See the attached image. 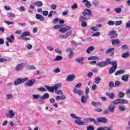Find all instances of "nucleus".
<instances>
[{
    "label": "nucleus",
    "mask_w": 130,
    "mask_h": 130,
    "mask_svg": "<svg viewBox=\"0 0 130 130\" xmlns=\"http://www.w3.org/2000/svg\"><path fill=\"white\" fill-rule=\"evenodd\" d=\"M88 122H93L97 124V121L93 118H85L84 121L75 120L74 123L78 124V125H86Z\"/></svg>",
    "instance_id": "obj_1"
},
{
    "label": "nucleus",
    "mask_w": 130,
    "mask_h": 130,
    "mask_svg": "<svg viewBox=\"0 0 130 130\" xmlns=\"http://www.w3.org/2000/svg\"><path fill=\"white\" fill-rule=\"evenodd\" d=\"M53 28L56 29H59V32H60L61 33H66V32H68V31H69V30L72 29V27L70 26L61 27V25L59 24L54 25Z\"/></svg>",
    "instance_id": "obj_2"
},
{
    "label": "nucleus",
    "mask_w": 130,
    "mask_h": 130,
    "mask_svg": "<svg viewBox=\"0 0 130 130\" xmlns=\"http://www.w3.org/2000/svg\"><path fill=\"white\" fill-rule=\"evenodd\" d=\"M110 62V64H112L113 67L110 69L109 74L111 75V74H113L116 71V69H117V62L116 61H113V62Z\"/></svg>",
    "instance_id": "obj_3"
},
{
    "label": "nucleus",
    "mask_w": 130,
    "mask_h": 130,
    "mask_svg": "<svg viewBox=\"0 0 130 130\" xmlns=\"http://www.w3.org/2000/svg\"><path fill=\"white\" fill-rule=\"evenodd\" d=\"M28 78H23L22 79L18 78L14 81V85L18 86V85H20V84H22V83H24V82H26Z\"/></svg>",
    "instance_id": "obj_4"
},
{
    "label": "nucleus",
    "mask_w": 130,
    "mask_h": 130,
    "mask_svg": "<svg viewBox=\"0 0 130 130\" xmlns=\"http://www.w3.org/2000/svg\"><path fill=\"white\" fill-rule=\"evenodd\" d=\"M110 62H107V61H101L99 62L96 63L97 67H101L102 68H103L104 67H106V66H108V64H110Z\"/></svg>",
    "instance_id": "obj_5"
},
{
    "label": "nucleus",
    "mask_w": 130,
    "mask_h": 130,
    "mask_svg": "<svg viewBox=\"0 0 130 130\" xmlns=\"http://www.w3.org/2000/svg\"><path fill=\"white\" fill-rule=\"evenodd\" d=\"M114 50H115V48H111L107 49L106 51V54H110V56H113L114 55Z\"/></svg>",
    "instance_id": "obj_6"
},
{
    "label": "nucleus",
    "mask_w": 130,
    "mask_h": 130,
    "mask_svg": "<svg viewBox=\"0 0 130 130\" xmlns=\"http://www.w3.org/2000/svg\"><path fill=\"white\" fill-rule=\"evenodd\" d=\"M71 35H72V30H70L67 32L66 35L59 36V38L60 39H67V38H68V37H70Z\"/></svg>",
    "instance_id": "obj_7"
},
{
    "label": "nucleus",
    "mask_w": 130,
    "mask_h": 130,
    "mask_svg": "<svg viewBox=\"0 0 130 130\" xmlns=\"http://www.w3.org/2000/svg\"><path fill=\"white\" fill-rule=\"evenodd\" d=\"M25 63H21L20 64H19L15 68V71L16 72H19V71H22L24 69V67L25 66Z\"/></svg>",
    "instance_id": "obj_8"
},
{
    "label": "nucleus",
    "mask_w": 130,
    "mask_h": 130,
    "mask_svg": "<svg viewBox=\"0 0 130 130\" xmlns=\"http://www.w3.org/2000/svg\"><path fill=\"white\" fill-rule=\"evenodd\" d=\"M35 83H36V79H32L29 80L26 84V86L27 87H32L34 85Z\"/></svg>",
    "instance_id": "obj_9"
},
{
    "label": "nucleus",
    "mask_w": 130,
    "mask_h": 130,
    "mask_svg": "<svg viewBox=\"0 0 130 130\" xmlns=\"http://www.w3.org/2000/svg\"><path fill=\"white\" fill-rule=\"evenodd\" d=\"M97 123L98 122H101V123H106L107 122L108 120L107 118L103 117H100L97 118Z\"/></svg>",
    "instance_id": "obj_10"
},
{
    "label": "nucleus",
    "mask_w": 130,
    "mask_h": 130,
    "mask_svg": "<svg viewBox=\"0 0 130 130\" xmlns=\"http://www.w3.org/2000/svg\"><path fill=\"white\" fill-rule=\"evenodd\" d=\"M15 116V113L13 110H10L8 111V113L6 114V117H8L9 118H13Z\"/></svg>",
    "instance_id": "obj_11"
},
{
    "label": "nucleus",
    "mask_w": 130,
    "mask_h": 130,
    "mask_svg": "<svg viewBox=\"0 0 130 130\" xmlns=\"http://www.w3.org/2000/svg\"><path fill=\"white\" fill-rule=\"evenodd\" d=\"M83 16H92V11L89 9H86L82 12Z\"/></svg>",
    "instance_id": "obj_12"
},
{
    "label": "nucleus",
    "mask_w": 130,
    "mask_h": 130,
    "mask_svg": "<svg viewBox=\"0 0 130 130\" xmlns=\"http://www.w3.org/2000/svg\"><path fill=\"white\" fill-rule=\"evenodd\" d=\"M84 59H85V57H79L76 58V61L78 63H81V64H84V62H83Z\"/></svg>",
    "instance_id": "obj_13"
},
{
    "label": "nucleus",
    "mask_w": 130,
    "mask_h": 130,
    "mask_svg": "<svg viewBox=\"0 0 130 130\" xmlns=\"http://www.w3.org/2000/svg\"><path fill=\"white\" fill-rule=\"evenodd\" d=\"M76 78V76L75 75H69L66 78V81L68 82H72V81H74V79Z\"/></svg>",
    "instance_id": "obj_14"
},
{
    "label": "nucleus",
    "mask_w": 130,
    "mask_h": 130,
    "mask_svg": "<svg viewBox=\"0 0 130 130\" xmlns=\"http://www.w3.org/2000/svg\"><path fill=\"white\" fill-rule=\"evenodd\" d=\"M109 36H111V38H115L117 37V34L115 30L111 31L109 33Z\"/></svg>",
    "instance_id": "obj_15"
},
{
    "label": "nucleus",
    "mask_w": 130,
    "mask_h": 130,
    "mask_svg": "<svg viewBox=\"0 0 130 130\" xmlns=\"http://www.w3.org/2000/svg\"><path fill=\"white\" fill-rule=\"evenodd\" d=\"M73 93H74V94H78L79 96H82V95H83V91L80 89L78 90L77 88H74Z\"/></svg>",
    "instance_id": "obj_16"
},
{
    "label": "nucleus",
    "mask_w": 130,
    "mask_h": 130,
    "mask_svg": "<svg viewBox=\"0 0 130 130\" xmlns=\"http://www.w3.org/2000/svg\"><path fill=\"white\" fill-rule=\"evenodd\" d=\"M106 96H108L111 100H113L115 97V94H114V93L113 92H106Z\"/></svg>",
    "instance_id": "obj_17"
},
{
    "label": "nucleus",
    "mask_w": 130,
    "mask_h": 130,
    "mask_svg": "<svg viewBox=\"0 0 130 130\" xmlns=\"http://www.w3.org/2000/svg\"><path fill=\"white\" fill-rule=\"evenodd\" d=\"M45 88H46L47 91L51 92V93H54V86H49L47 85L45 86Z\"/></svg>",
    "instance_id": "obj_18"
},
{
    "label": "nucleus",
    "mask_w": 130,
    "mask_h": 130,
    "mask_svg": "<svg viewBox=\"0 0 130 130\" xmlns=\"http://www.w3.org/2000/svg\"><path fill=\"white\" fill-rule=\"evenodd\" d=\"M82 3H85V7H86V8H91L92 6L91 2L88 0H83Z\"/></svg>",
    "instance_id": "obj_19"
},
{
    "label": "nucleus",
    "mask_w": 130,
    "mask_h": 130,
    "mask_svg": "<svg viewBox=\"0 0 130 130\" xmlns=\"http://www.w3.org/2000/svg\"><path fill=\"white\" fill-rule=\"evenodd\" d=\"M70 116L74 119H77L76 120H77L78 121H81L82 120V118L77 116L75 114H71Z\"/></svg>",
    "instance_id": "obj_20"
},
{
    "label": "nucleus",
    "mask_w": 130,
    "mask_h": 130,
    "mask_svg": "<svg viewBox=\"0 0 130 130\" xmlns=\"http://www.w3.org/2000/svg\"><path fill=\"white\" fill-rule=\"evenodd\" d=\"M129 78V75L128 74H126L123 75L121 77V80L123 82H127L128 81V79Z\"/></svg>",
    "instance_id": "obj_21"
},
{
    "label": "nucleus",
    "mask_w": 130,
    "mask_h": 130,
    "mask_svg": "<svg viewBox=\"0 0 130 130\" xmlns=\"http://www.w3.org/2000/svg\"><path fill=\"white\" fill-rule=\"evenodd\" d=\"M14 39H15V36L14 35H12L10 37L7 38V41L9 42V43H13L14 42Z\"/></svg>",
    "instance_id": "obj_22"
},
{
    "label": "nucleus",
    "mask_w": 130,
    "mask_h": 130,
    "mask_svg": "<svg viewBox=\"0 0 130 130\" xmlns=\"http://www.w3.org/2000/svg\"><path fill=\"white\" fill-rule=\"evenodd\" d=\"M108 109L110 112L113 113V112H114V111L115 110V106L113 105H110V106H109Z\"/></svg>",
    "instance_id": "obj_23"
},
{
    "label": "nucleus",
    "mask_w": 130,
    "mask_h": 130,
    "mask_svg": "<svg viewBox=\"0 0 130 130\" xmlns=\"http://www.w3.org/2000/svg\"><path fill=\"white\" fill-rule=\"evenodd\" d=\"M33 4L35 5L36 7H38L39 8H40V7H42V6H43V4L41 1L34 2Z\"/></svg>",
    "instance_id": "obj_24"
},
{
    "label": "nucleus",
    "mask_w": 130,
    "mask_h": 130,
    "mask_svg": "<svg viewBox=\"0 0 130 130\" xmlns=\"http://www.w3.org/2000/svg\"><path fill=\"white\" fill-rule=\"evenodd\" d=\"M36 18L37 20H40V21H44L45 20L44 17L39 14L36 15Z\"/></svg>",
    "instance_id": "obj_25"
},
{
    "label": "nucleus",
    "mask_w": 130,
    "mask_h": 130,
    "mask_svg": "<svg viewBox=\"0 0 130 130\" xmlns=\"http://www.w3.org/2000/svg\"><path fill=\"white\" fill-rule=\"evenodd\" d=\"M92 4L93 7H94V8H98V7H99V5L100 3L99 1L97 0H94L92 2Z\"/></svg>",
    "instance_id": "obj_26"
},
{
    "label": "nucleus",
    "mask_w": 130,
    "mask_h": 130,
    "mask_svg": "<svg viewBox=\"0 0 130 130\" xmlns=\"http://www.w3.org/2000/svg\"><path fill=\"white\" fill-rule=\"evenodd\" d=\"M125 73V71L123 70H119L116 71L115 73V76H118V75H122V74H124Z\"/></svg>",
    "instance_id": "obj_27"
},
{
    "label": "nucleus",
    "mask_w": 130,
    "mask_h": 130,
    "mask_svg": "<svg viewBox=\"0 0 130 130\" xmlns=\"http://www.w3.org/2000/svg\"><path fill=\"white\" fill-rule=\"evenodd\" d=\"M6 99L7 100H11V99H14V95L11 93H8L6 94Z\"/></svg>",
    "instance_id": "obj_28"
},
{
    "label": "nucleus",
    "mask_w": 130,
    "mask_h": 130,
    "mask_svg": "<svg viewBox=\"0 0 130 130\" xmlns=\"http://www.w3.org/2000/svg\"><path fill=\"white\" fill-rule=\"evenodd\" d=\"M88 59V60H98V59H99V56H92L89 57Z\"/></svg>",
    "instance_id": "obj_29"
},
{
    "label": "nucleus",
    "mask_w": 130,
    "mask_h": 130,
    "mask_svg": "<svg viewBox=\"0 0 130 130\" xmlns=\"http://www.w3.org/2000/svg\"><path fill=\"white\" fill-rule=\"evenodd\" d=\"M94 49H95V47H94L93 46H90L86 50V52L88 54H90V53H91V51H93Z\"/></svg>",
    "instance_id": "obj_30"
},
{
    "label": "nucleus",
    "mask_w": 130,
    "mask_h": 130,
    "mask_svg": "<svg viewBox=\"0 0 130 130\" xmlns=\"http://www.w3.org/2000/svg\"><path fill=\"white\" fill-rule=\"evenodd\" d=\"M112 45H119L120 42L118 39L114 40L112 41Z\"/></svg>",
    "instance_id": "obj_31"
},
{
    "label": "nucleus",
    "mask_w": 130,
    "mask_h": 130,
    "mask_svg": "<svg viewBox=\"0 0 130 130\" xmlns=\"http://www.w3.org/2000/svg\"><path fill=\"white\" fill-rule=\"evenodd\" d=\"M91 105H92V106H94V107H99V106H100V105H101V103L97 102H92Z\"/></svg>",
    "instance_id": "obj_32"
},
{
    "label": "nucleus",
    "mask_w": 130,
    "mask_h": 130,
    "mask_svg": "<svg viewBox=\"0 0 130 130\" xmlns=\"http://www.w3.org/2000/svg\"><path fill=\"white\" fill-rule=\"evenodd\" d=\"M48 98H49V94L47 93H46L43 96L40 97V99H42V100L48 99Z\"/></svg>",
    "instance_id": "obj_33"
},
{
    "label": "nucleus",
    "mask_w": 130,
    "mask_h": 130,
    "mask_svg": "<svg viewBox=\"0 0 130 130\" xmlns=\"http://www.w3.org/2000/svg\"><path fill=\"white\" fill-rule=\"evenodd\" d=\"M81 102L83 104H85V103H87V98L84 95L82 96Z\"/></svg>",
    "instance_id": "obj_34"
},
{
    "label": "nucleus",
    "mask_w": 130,
    "mask_h": 130,
    "mask_svg": "<svg viewBox=\"0 0 130 130\" xmlns=\"http://www.w3.org/2000/svg\"><path fill=\"white\" fill-rule=\"evenodd\" d=\"M26 36H30V31H24L21 35V37H26Z\"/></svg>",
    "instance_id": "obj_35"
},
{
    "label": "nucleus",
    "mask_w": 130,
    "mask_h": 130,
    "mask_svg": "<svg viewBox=\"0 0 130 130\" xmlns=\"http://www.w3.org/2000/svg\"><path fill=\"white\" fill-rule=\"evenodd\" d=\"M60 88H61V83H57L54 86V89H55V90H57V89H60Z\"/></svg>",
    "instance_id": "obj_36"
},
{
    "label": "nucleus",
    "mask_w": 130,
    "mask_h": 130,
    "mask_svg": "<svg viewBox=\"0 0 130 130\" xmlns=\"http://www.w3.org/2000/svg\"><path fill=\"white\" fill-rule=\"evenodd\" d=\"M120 104H127L128 101L123 99H120Z\"/></svg>",
    "instance_id": "obj_37"
},
{
    "label": "nucleus",
    "mask_w": 130,
    "mask_h": 130,
    "mask_svg": "<svg viewBox=\"0 0 130 130\" xmlns=\"http://www.w3.org/2000/svg\"><path fill=\"white\" fill-rule=\"evenodd\" d=\"M7 16L8 18H16V15L12 12L8 13Z\"/></svg>",
    "instance_id": "obj_38"
},
{
    "label": "nucleus",
    "mask_w": 130,
    "mask_h": 130,
    "mask_svg": "<svg viewBox=\"0 0 130 130\" xmlns=\"http://www.w3.org/2000/svg\"><path fill=\"white\" fill-rule=\"evenodd\" d=\"M87 20V17L86 16H81L79 18V22H85Z\"/></svg>",
    "instance_id": "obj_39"
},
{
    "label": "nucleus",
    "mask_w": 130,
    "mask_h": 130,
    "mask_svg": "<svg viewBox=\"0 0 130 130\" xmlns=\"http://www.w3.org/2000/svg\"><path fill=\"white\" fill-rule=\"evenodd\" d=\"M114 11H115V12H116V13H117V14H120V13H121L122 10L121 9V8L118 7V8H115Z\"/></svg>",
    "instance_id": "obj_40"
},
{
    "label": "nucleus",
    "mask_w": 130,
    "mask_h": 130,
    "mask_svg": "<svg viewBox=\"0 0 130 130\" xmlns=\"http://www.w3.org/2000/svg\"><path fill=\"white\" fill-rule=\"evenodd\" d=\"M119 110H120V111H125V110L126 109V108H125V107H124V106L122 105H120L119 106Z\"/></svg>",
    "instance_id": "obj_41"
},
{
    "label": "nucleus",
    "mask_w": 130,
    "mask_h": 130,
    "mask_svg": "<svg viewBox=\"0 0 130 130\" xmlns=\"http://www.w3.org/2000/svg\"><path fill=\"white\" fill-rule=\"evenodd\" d=\"M112 103L116 105L117 104H120V99H116L113 101Z\"/></svg>",
    "instance_id": "obj_42"
},
{
    "label": "nucleus",
    "mask_w": 130,
    "mask_h": 130,
    "mask_svg": "<svg viewBox=\"0 0 130 130\" xmlns=\"http://www.w3.org/2000/svg\"><path fill=\"white\" fill-rule=\"evenodd\" d=\"M120 85H121V82L119 81H115V88H118Z\"/></svg>",
    "instance_id": "obj_43"
},
{
    "label": "nucleus",
    "mask_w": 130,
    "mask_h": 130,
    "mask_svg": "<svg viewBox=\"0 0 130 130\" xmlns=\"http://www.w3.org/2000/svg\"><path fill=\"white\" fill-rule=\"evenodd\" d=\"M109 87L110 88V89L115 88V86L114 85V83H113V81H110L109 82Z\"/></svg>",
    "instance_id": "obj_44"
},
{
    "label": "nucleus",
    "mask_w": 130,
    "mask_h": 130,
    "mask_svg": "<svg viewBox=\"0 0 130 130\" xmlns=\"http://www.w3.org/2000/svg\"><path fill=\"white\" fill-rule=\"evenodd\" d=\"M61 59H62V56L60 55H57L54 60L55 61H58V60H61Z\"/></svg>",
    "instance_id": "obj_45"
},
{
    "label": "nucleus",
    "mask_w": 130,
    "mask_h": 130,
    "mask_svg": "<svg viewBox=\"0 0 130 130\" xmlns=\"http://www.w3.org/2000/svg\"><path fill=\"white\" fill-rule=\"evenodd\" d=\"M27 70H30V71H34V70H36V67L34 66H28L27 67Z\"/></svg>",
    "instance_id": "obj_46"
},
{
    "label": "nucleus",
    "mask_w": 130,
    "mask_h": 130,
    "mask_svg": "<svg viewBox=\"0 0 130 130\" xmlns=\"http://www.w3.org/2000/svg\"><path fill=\"white\" fill-rule=\"evenodd\" d=\"M100 32H96L91 36V37H99V36H100Z\"/></svg>",
    "instance_id": "obj_47"
},
{
    "label": "nucleus",
    "mask_w": 130,
    "mask_h": 130,
    "mask_svg": "<svg viewBox=\"0 0 130 130\" xmlns=\"http://www.w3.org/2000/svg\"><path fill=\"white\" fill-rule=\"evenodd\" d=\"M90 30H92L93 31H94L96 32L97 31H99V28H98L97 26H92L90 28Z\"/></svg>",
    "instance_id": "obj_48"
},
{
    "label": "nucleus",
    "mask_w": 130,
    "mask_h": 130,
    "mask_svg": "<svg viewBox=\"0 0 130 130\" xmlns=\"http://www.w3.org/2000/svg\"><path fill=\"white\" fill-rule=\"evenodd\" d=\"M121 49L123 50H127L128 49V45H123L121 46Z\"/></svg>",
    "instance_id": "obj_49"
},
{
    "label": "nucleus",
    "mask_w": 130,
    "mask_h": 130,
    "mask_svg": "<svg viewBox=\"0 0 130 130\" xmlns=\"http://www.w3.org/2000/svg\"><path fill=\"white\" fill-rule=\"evenodd\" d=\"M101 81V78L100 77H96L95 79V84H98L99 83V82Z\"/></svg>",
    "instance_id": "obj_50"
},
{
    "label": "nucleus",
    "mask_w": 130,
    "mask_h": 130,
    "mask_svg": "<svg viewBox=\"0 0 130 130\" xmlns=\"http://www.w3.org/2000/svg\"><path fill=\"white\" fill-rule=\"evenodd\" d=\"M53 73H55V74H58V73H60V69L57 68L53 70Z\"/></svg>",
    "instance_id": "obj_51"
},
{
    "label": "nucleus",
    "mask_w": 130,
    "mask_h": 130,
    "mask_svg": "<svg viewBox=\"0 0 130 130\" xmlns=\"http://www.w3.org/2000/svg\"><path fill=\"white\" fill-rule=\"evenodd\" d=\"M128 53H123L122 54V57L123 58H127V57H128Z\"/></svg>",
    "instance_id": "obj_52"
},
{
    "label": "nucleus",
    "mask_w": 130,
    "mask_h": 130,
    "mask_svg": "<svg viewBox=\"0 0 130 130\" xmlns=\"http://www.w3.org/2000/svg\"><path fill=\"white\" fill-rule=\"evenodd\" d=\"M47 49L49 50V51H53L54 48L52 47V46H48L47 47Z\"/></svg>",
    "instance_id": "obj_53"
},
{
    "label": "nucleus",
    "mask_w": 130,
    "mask_h": 130,
    "mask_svg": "<svg viewBox=\"0 0 130 130\" xmlns=\"http://www.w3.org/2000/svg\"><path fill=\"white\" fill-rule=\"evenodd\" d=\"M55 92L57 95H62L63 94L62 91L61 90H58L57 89H56L55 90Z\"/></svg>",
    "instance_id": "obj_54"
},
{
    "label": "nucleus",
    "mask_w": 130,
    "mask_h": 130,
    "mask_svg": "<svg viewBox=\"0 0 130 130\" xmlns=\"http://www.w3.org/2000/svg\"><path fill=\"white\" fill-rule=\"evenodd\" d=\"M32 97L34 98V99L37 100L41 96H40V94H32Z\"/></svg>",
    "instance_id": "obj_55"
},
{
    "label": "nucleus",
    "mask_w": 130,
    "mask_h": 130,
    "mask_svg": "<svg viewBox=\"0 0 130 130\" xmlns=\"http://www.w3.org/2000/svg\"><path fill=\"white\" fill-rule=\"evenodd\" d=\"M115 24V22L113 21L112 20H110L108 22V24L109 25V26H113Z\"/></svg>",
    "instance_id": "obj_56"
},
{
    "label": "nucleus",
    "mask_w": 130,
    "mask_h": 130,
    "mask_svg": "<svg viewBox=\"0 0 130 130\" xmlns=\"http://www.w3.org/2000/svg\"><path fill=\"white\" fill-rule=\"evenodd\" d=\"M122 24V21H117L115 22V26H119V25H121Z\"/></svg>",
    "instance_id": "obj_57"
},
{
    "label": "nucleus",
    "mask_w": 130,
    "mask_h": 130,
    "mask_svg": "<svg viewBox=\"0 0 130 130\" xmlns=\"http://www.w3.org/2000/svg\"><path fill=\"white\" fill-rule=\"evenodd\" d=\"M73 55H74V51L72 50L69 53L68 55L69 58H72V57H73Z\"/></svg>",
    "instance_id": "obj_58"
},
{
    "label": "nucleus",
    "mask_w": 130,
    "mask_h": 130,
    "mask_svg": "<svg viewBox=\"0 0 130 130\" xmlns=\"http://www.w3.org/2000/svg\"><path fill=\"white\" fill-rule=\"evenodd\" d=\"M90 92V89L89 87H86L85 89V94L86 96H88L89 95V92Z\"/></svg>",
    "instance_id": "obj_59"
},
{
    "label": "nucleus",
    "mask_w": 130,
    "mask_h": 130,
    "mask_svg": "<svg viewBox=\"0 0 130 130\" xmlns=\"http://www.w3.org/2000/svg\"><path fill=\"white\" fill-rule=\"evenodd\" d=\"M118 96L119 98H123L124 97V93L123 92H119L118 94Z\"/></svg>",
    "instance_id": "obj_60"
},
{
    "label": "nucleus",
    "mask_w": 130,
    "mask_h": 130,
    "mask_svg": "<svg viewBox=\"0 0 130 130\" xmlns=\"http://www.w3.org/2000/svg\"><path fill=\"white\" fill-rule=\"evenodd\" d=\"M42 14L43 16H46L48 15V11H43L42 12Z\"/></svg>",
    "instance_id": "obj_61"
},
{
    "label": "nucleus",
    "mask_w": 130,
    "mask_h": 130,
    "mask_svg": "<svg viewBox=\"0 0 130 130\" xmlns=\"http://www.w3.org/2000/svg\"><path fill=\"white\" fill-rule=\"evenodd\" d=\"M93 129H94V128L92 125H89L87 128V130H93Z\"/></svg>",
    "instance_id": "obj_62"
},
{
    "label": "nucleus",
    "mask_w": 130,
    "mask_h": 130,
    "mask_svg": "<svg viewBox=\"0 0 130 130\" xmlns=\"http://www.w3.org/2000/svg\"><path fill=\"white\" fill-rule=\"evenodd\" d=\"M73 50V49H72L71 48H70V47H68V48H67L66 49V52H71Z\"/></svg>",
    "instance_id": "obj_63"
},
{
    "label": "nucleus",
    "mask_w": 130,
    "mask_h": 130,
    "mask_svg": "<svg viewBox=\"0 0 130 130\" xmlns=\"http://www.w3.org/2000/svg\"><path fill=\"white\" fill-rule=\"evenodd\" d=\"M126 28H130V20L126 23Z\"/></svg>",
    "instance_id": "obj_64"
}]
</instances>
